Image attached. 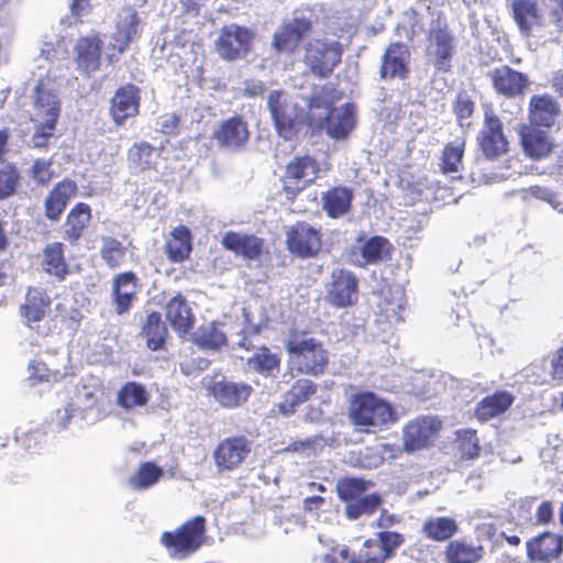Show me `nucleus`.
<instances>
[{"label": "nucleus", "instance_id": "1", "mask_svg": "<svg viewBox=\"0 0 563 563\" xmlns=\"http://www.w3.org/2000/svg\"><path fill=\"white\" fill-rule=\"evenodd\" d=\"M347 417L353 426L366 432L382 429L397 420V413L391 404L373 391L352 395Z\"/></svg>", "mask_w": 563, "mask_h": 563}, {"label": "nucleus", "instance_id": "2", "mask_svg": "<svg viewBox=\"0 0 563 563\" xmlns=\"http://www.w3.org/2000/svg\"><path fill=\"white\" fill-rule=\"evenodd\" d=\"M285 347L289 366L296 373L311 377L327 373L330 352L320 340L312 336H294L287 341Z\"/></svg>", "mask_w": 563, "mask_h": 563}, {"label": "nucleus", "instance_id": "3", "mask_svg": "<svg viewBox=\"0 0 563 563\" xmlns=\"http://www.w3.org/2000/svg\"><path fill=\"white\" fill-rule=\"evenodd\" d=\"M267 108L277 134L286 141L295 139L303 125L313 128V115L298 104H288L282 90L269 92Z\"/></svg>", "mask_w": 563, "mask_h": 563}, {"label": "nucleus", "instance_id": "4", "mask_svg": "<svg viewBox=\"0 0 563 563\" xmlns=\"http://www.w3.org/2000/svg\"><path fill=\"white\" fill-rule=\"evenodd\" d=\"M321 167L318 159L309 154L296 155L286 165L280 176L282 192L288 201L312 186L320 177Z\"/></svg>", "mask_w": 563, "mask_h": 563}, {"label": "nucleus", "instance_id": "5", "mask_svg": "<svg viewBox=\"0 0 563 563\" xmlns=\"http://www.w3.org/2000/svg\"><path fill=\"white\" fill-rule=\"evenodd\" d=\"M205 532V519L197 516L187 520L175 531L163 532L161 543L172 559L183 560L202 545Z\"/></svg>", "mask_w": 563, "mask_h": 563}, {"label": "nucleus", "instance_id": "6", "mask_svg": "<svg viewBox=\"0 0 563 563\" xmlns=\"http://www.w3.org/2000/svg\"><path fill=\"white\" fill-rule=\"evenodd\" d=\"M343 46L339 41L312 38L303 46L302 62L312 75L328 78L341 64Z\"/></svg>", "mask_w": 563, "mask_h": 563}, {"label": "nucleus", "instance_id": "7", "mask_svg": "<svg viewBox=\"0 0 563 563\" xmlns=\"http://www.w3.org/2000/svg\"><path fill=\"white\" fill-rule=\"evenodd\" d=\"M476 146L481 155L489 162L498 161L509 152L504 123L492 108L484 111L483 124L476 135Z\"/></svg>", "mask_w": 563, "mask_h": 563}, {"label": "nucleus", "instance_id": "8", "mask_svg": "<svg viewBox=\"0 0 563 563\" xmlns=\"http://www.w3.org/2000/svg\"><path fill=\"white\" fill-rule=\"evenodd\" d=\"M443 429V421L434 415H420L402 427V449L407 453L434 446Z\"/></svg>", "mask_w": 563, "mask_h": 563}, {"label": "nucleus", "instance_id": "9", "mask_svg": "<svg viewBox=\"0 0 563 563\" xmlns=\"http://www.w3.org/2000/svg\"><path fill=\"white\" fill-rule=\"evenodd\" d=\"M312 30L311 18L303 13L298 14L296 11L291 19L284 20L275 30L272 36V48L278 55H294Z\"/></svg>", "mask_w": 563, "mask_h": 563}, {"label": "nucleus", "instance_id": "10", "mask_svg": "<svg viewBox=\"0 0 563 563\" xmlns=\"http://www.w3.org/2000/svg\"><path fill=\"white\" fill-rule=\"evenodd\" d=\"M35 107L43 109L45 121L36 124L31 136V147L37 150H47L51 139L55 135L56 124L59 118V102L56 96L46 90L43 84L35 87Z\"/></svg>", "mask_w": 563, "mask_h": 563}, {"label": "nucleus", "instance_id": "11", "mask_svg": "<svg viewBox=\"0 0 563 563\" xmlns=\"http://www.w3.org/2000/svg\"><path fill=\"white\" fill-rule=\"evenodd\" d=\"M255 33L235 23L224 25L214 42L218 55L227 62L245 58L252 49Z\"/></svg>", "mask_w": 563, "mask_h": 563}, {"label": "nucleus", "instance_id": "12", "mask_svg": "<svg viewBox=\"0 0 563 563\" xmlns=\"http://www.w3.org/2000/svg\"><path fill=\"white\" fill-rule=\"evenodd\" d=\"M427 40V55L432 57L433 66L438 70L449 71L455 55L456 42L446 21L438 20L431 25Z\"/></svg>", "mask_w": 563, "mask_h": 563}, {"label": "nucleus", "instance_id": "13", "mask_svg": "<svg viewBox=\"0 0 563 563\" xmlns=\"http://www.w3.org/2000/svg\"><path fill=\"white\" fill-rule=\"evenodd\" d=\"M285 243L294 256L312 258L322 249V232L306 221H297L287 229Z\"/></svg>", "mask_w": 563, "mask_h": 563}, {"label": "nucleus", "instance_id": "14", "mask_svg": "<svg viewBox=\"0 0 563 563\" xmlns=\"http://www.w3.org/2000/svg\"><path fill=\"white\" fill-rule=\"evenodd\" d=\"M411 52L409 46L401 42H390L380 57L379 78L385 81L407 80L411 73Z\"/></svg>", "mask_w": 563, "mask_h": 563}, {"label": "nucleus", "instance_id": "15", "mask_svg": "<svg viewBox=\"0 0 563 563\" xmlns=\"http://www.w3.org/2000/svg\"><path fill=\"white\" fill-rule=\"evenodd\" d=\"M358 300V279L344 268L333 269L327 285L325 301L334 308H347Z\"/></svg>", "mask_w": 563, "mask_h": 563}, {"label": "nucleus", "instance_id": "16", "mask_svg": "<svg viewBox=\"0 0 563 563\" xmlns=\"http://www.w3.org/2000/svg\"><path fill=\"white\" fill-rule=\"evenodd\" d=\"M141 89L134 84L120 86L110 99L109 114L115 125H123L140 113Z\"/></svg>", "mask_w": 563, "mask_h": 563}, {"label": "nucleus", "instance_id": "17", "mask_svg": "<svg viewBox=\"0 0 563 563\" xmlns=\"http://www.w3.org/2000/svg\"><path fill=\"white\" fill-rule=\"evenodd\" d=\"M140 278L132 271L113 275L111 280V301L117 314L128 313L137 300Z\"/></svg>", "mask_w": 563, "mask_h": 563}, {"label": "nucleus", "instance_id": "18", "mask_svg": "<svg viewBox=\"0 0 563 563\" xmlns=\"http://www.w3.org/2000/svg\"><path fill=\"white\" fill-rule=\"evenodd\" d=\"M103 41L99 33L79 36L74 45V62L76 68L86 75L100 69Z\"/></svg>", "mask_w": 563, "mask_h": 563}, {"label": "nucleus", "instance_id": "19", "mask_svg": "<svg viewBox=\"0 0 563 563\" xmlns=\"http://www.w3.org/2000/svg\"><path fill=\"white\" fill-rule=\"evenodd\" d=\"M356 124L354 106L345 103L342 108H330L324 118H313L312 129L324 128L327 134L334 140H344L353 131Z\"/></svg>", "mask_w": 563, "mask_h": 563}, {"label": "nucleus", "instance_id": "20", "mask_svg": "<svg viewBox=\"0 0 563 563\" xmlns=\"http://www.w3.org/2000/svg\"><path fill=\"white\" fill-rule=\"evenodd\" d=\"M489 78L495 92L508 99L522 96L530 86L527 74L516 70L508 65L490 70Z\"/></svg>", "mask_w": 563, "mask_h": 563}, {"label": "nucleus", "instance_id": "21", "mask_svg": "<svg viewBox=\"0 0 563 563\" xmlns=\"http://www.w3.org/2000/svg\"><path fill=\"white\" fill-rule=\"evenodd\" d=\"M212 139L222 148L240 151L246 146L250 139L247 123L241 115L225 119L213 131Z\"/></svg>", "mask_w": 563, "mask_h": 563}, {"label": "nucleus", "instance_id": "22", "mask_svg": "<svg viewBox=\"0 0 563 563\" xmlns=\"http://www.w3.org/2000/svg\"><path fill=\"white\" fill-rule=\"evenodd\" d=\"M51 305L52 298L44 288L34 286L27 287L24 302L19 309L23 323L32 330H37L40 322L45 318Z\"/></svg>", "mask_w": 563, "mask_h": 563}, {"label": "nucleus", "instance_id": "23", "mask_svg": "<svg viewBox=\"0 0 563 563\" xmlns=\"http://www.w3.org/2000/svg\"><path fill=\"white\" fill-rule=\"evenodd\" d=\"M78 194V185L71 178H63L47 192L44 199V216L51 222H58L69 201Z\"/></svg>", "mask_w": 563, "mask_h": 563}, {"label": "nucleus", "instance_id": "24", "mask_svg": "<svg viewBox=\"0 0 563 563\" xmlns=\"http://www.w3.org/2000/svg\"><path fill=\"white\" fill-rule=\"evenodd\" d=\"M511 16L523 37H531L536 29L545 24L544 14L537 0H512Z\"/></svg>", "mask_w": 563, "mask_h": 563}, {"label": "nucleus", "instance_id": "25", "mask_svg": "<svg viewBox=\"0 0 563 563\" xmlns=\"http://www.w3.org/2000/svg\"><path fill=\"white\" fill-rule=\"evenodd\" d=\"M562 114L559 101L549 93L531 96L528 104L529 122L536 128L551 129Z\"/></svg>", "mask_w": 563, "mask_h": 563}, {"label": "nucleus", "instance_id": "26", "mask_svg": "<svg viewBox=\"0 0 563 563\" xmlns=\"http://www.w3.org/2000/svg\"><path fill=\"white\" fill-rule=\"evenodd\" d=\"M207 391L208 395L213 397L223 408L233 409L247 401L253 388L246 383H234L222 378L212 382L208 386Z\"/></svg>", "mask_w": 563, "mask_h": 563}, {"label": "nucleus", "instance_id": "27", "mask_svg": "<svg viewBox=\"0 0 563 563\" xmlns=\"http://www.w3.org/2000/svg\"><path fill=\"white\" fill-rule=\"evenodd\" d=\"M222 246L247 261H256L264 250V240L255 234L228 231L221 240Z\"/></svg>", "mask_w": 563, "mask_h": 563}, {"label": "nucleus", "instance_id": "28", "mask_svg": "<svg viewBox=\"0 0 563 563\" xmlns=\"http://www.w3.org/2000/svg\"><path fill=\"white\" fill-rule=\"evenodd\" d=\"M377 539L378 544L373 552L361 550L351 558L350 563H384L405 542V537L394 531H379Z\"/></svg>", "mask_w": 563, "mask_h": 563}, {"label": "nucleus", "instance_id": "29", "mask_svg": "<svg viewBox=\"0 0 563 563\" xmlns=\"http://www.w3.org/2000/svg\"><path fill=\"white\" fill-rule=\"evenodd\" d=\"M92 219L91 207L86 202L75 203L62 227L63 239L71 245H76L84 236Z\"/></svg>", "mask_w": 563, "mask_h": 563}, {"label": "nucleus", "instance_id": "30", "mask_svg": "<svg viewBox=\"0 0 563 563\" xmlns=\"http://www.w3.org/2000/svg\"><path fill=\"white\" fill-rule=\"evenodd\" d=\"M161 153L147 141L134 142L126 152L128 166L134 174L156 172Z\"/></svg>", "mask_w": 563, "mask_h": 563}, {"label": "nucleus", "instance_id": "31", "mask_svg": "<svg viewBox=\"0 0 563 563\" xmlns=\"http://www.w3.org/2000/svg\"><path fill=\"white\" fill-rule=\"evenodd\" d=\"M317 390L318 385L308 378L295 380L283 394L282 400L277 405L279 412L284 416L294 415L299 406L309 401L317 394Z\"/></svg>", "mask_w": 563, "mask_h": 563}, {"label": "nucleus", "instance_id": "32", "mask_svg": "<svg viewBox=\"0 0 563 563\" xmlns=\"http://www.w3.org/2000/svg\"><path fill=\"white\" fill-rule=\"evenodd\" d=\"M192 252V234L184 224L174 228L164 244V253L173 264H180L189 260Z\"/></svg>", "mask_w": 563, "mask_h": 563}, {"label": "nucleus", "instance_id": "33", "mask_svg": "<svg viewBox=\"0 0 563 563\" xmlns=\"http://www.w3.org/2000/svg\"><path fill=\"white\" fill-rule=\"evenodd\" d=\"M515 396L507 390H497L481 399L475 408L474 416L481 422L489 421L505 413L514 404Z\"/></svg>", "mask_w": 563, "mask_h": 563}, {"label": "nucleus", "instance_id": "34", "mask_svg": "<svg viewBox=\"0 0 563 563\" xmlns=\"http://www.w3.org/2000/svg\"><path fill=\"white\" fill-rule=\"evenodd\" d=\"M125 15L115 25V31L112 34V43L110 47L115 52L117 57L123 54L130 46L132 40L137 34L140 19L137 12L132 7L123 9Z\"/></svg>", "mask_w": 563, "mask_h": 563}, {"label": "nucleus", "instance_id": "35", "mask_svg": "<svg viewBox=\"0 0 563 563\" xmlns=\"http://www.w3.org/2000/svg\"><path fill=\"white\" fill-rule=\"evenodd\" d=\"M42 268L57 282H64L70 274V266L65 256V245L62 242L48 243L42 253Z\"/></svg>", "mask_w": 563, "mask_h": 563}, {"label": "nucleus", "instance_id": "36", "mask_svg": "<svg viewBox=\"0 0 563 563\" xmlns=\"http://www.w3.org/2000/svg\"><path fill=\"white\" fill-rule=\"evenodd\" d=\"M165 316L174 331L180 335L194 328L195 314L181 294H177L167 302Z\"/></svg>", "mask_w": 563, "mask_h": 563}, {"label": "nucleus", "instance_id": "37", "mask_svg": "<svg viewBox=\"0 0 563 563\" xmlns=\"http://www.w3.org/2000/svg\"><path fill=\"white\" fill-rule=\"evenodd\" d=\"M353 189L346 186H333L321 196L322 209L329 218L345 216L352 208Z\"/></svg>", "mask_w": 563, "mask_h": 563}, {"label": "nucleus", "instance_id": "38", "mask_svg": "<svg viewBox=\"0 0 563 563\" xmlns=\"http://www.w3.org/2000/svg\"><path fill=\"white\" fill-rule=\"evenodd\" d=\"M563 550V539L555 533H543L527 543L528 556L533 561L549 562Z\"/></svg>", "mask_w": 563, "mask_h": 563}, {"label": "nucleus", "instance_id": "39", "mask_svg": "<svg viewBox=\"0 0 563 563\" xmlns=\"http://www.w3.org/2000/svg\"><path fill=\"white\" fill-rule=\"evenodd\" d=\"M141 335L146 341V346L151 351L163 350L168 336V329L162 320V314L158 311L147 313L145 321L141 329Z\"/></svg>", "mask_w": 563, "mask_h": 563}, {"label": "nucleus", "instance_id": "40", "mask_svg": "<svg viewBox=\"0 0 563 563\" xmlns=\"http://www.w3.org/2000/svg\"><path fill=\"white\" fill-rule=\"evenodd\" d=\"M393 244L389 240L382 235H374L364 240L360 247L362 262L360 266L374 265L379 262L389 260L393 253Z\"/></svg>", "mask_w": 563, "mask_h": 563}, {"label": "nucleus", "instance_id": "41", "mask_svg": "<svg viewBox=\"0 0 563 563\" xmlns=\"http://www.w3.org/2000/svg\"><path fill=\"white\" fill-rule=\"evenodd\" d=\"M465 147L464 136L456 137L443 146L439 158V170L443 175L457 174L462 169Z\"/></svg>", "mask_w": 563, "mask_h": 563}, {"label": "nucleus", "instance_id": "42", "mask_svg": "<svg viewBox=\"0 0 563 563\" xmlns=\"http://www.w3.org/2000/svg\"><path fill=\"white\" fill-rule=\"evenodd\" d=\"M523 152L532 159H542L553 151L551 137L542 130L532 128L521 135Z\"/></svg>", "mask_w": 563, "mask_h": 563}, {"label": "nucleus", "instance_id": "43", "mask_svg": "<svg viewBox=\"0 0 563 563\" xmlns=\"http://www.w3.org/2000/svg\"><path fill=\"white\" fill-rule=\"evenodd\" d=\"M455 519L445 516H431L424 519L421 531L424 537L435 542H443L457 532Z\"/></svg>", "mask_w": 563, "mask_h": 563}, {"label": "nucleus", "instance_id": "44", "mask_svg": "<svg viewBox=\"0 0 563 563\" xmlns=\"http://www.w3.org/2000/svg\"><path fill=\"white\" fill-rule=\"evenodd\" d=\"M148 400L146 387L137 382L124 383L117 393V405L128 411L146 406Z\"/></svg>", "mask_w": 563, "mask_h": 563}, {"label": "nucleus", "instance_id": "45", "mask_svg": "<svg viewBox=\"0 0 563 563\" xmlns=\"http://www.w3.org/2000/svg\"><path fill=\"white\" fill-rule=\"evenodd\" d=\"M194 343L201 350L217 351L228 344L225 333L221 330L220 323L210 322L201 325L194 336Z\"/></svg>", "mask_w": 563, "mask_h": 563}, {"label": "nucleus", "instance_id": "46", "mask_svg": "<svg viewBox=\"0 0 563 563\" xmlns=\"http://www.w3.org/2000/svg\"><path fill=\"white\" fill-rule=\"evenodd\" d=\"M247 365L262 375H275L280 369V356L267 346H261L247 358Z\"/></svg>", "mask_w": 563, "mask_h": 563}, {"label": "nucleus", "instance_id": "47", "mask_svg": "<svg viewBox=\"0 0 563 563\" xmlns=\"http://www.w3.org/2000/svg\"><path fill=\"white\" fill-rule=\"evenodd\" d=\"M252 451V441L245 435H233L219 442L214 450V457H245Z\"/></svg>", "mask_w": 563, "mask_h": 563}, {"label": "nucleus", "instance_id": "48", "mask_svg": "<svg viewBox=\"0 0 563 563\" xmlns=\"http://www.w3.org/2000/svg\"><path fill=\"white\" fill-rule=\"evenodd\" d=\"M162 475L163 471L161 467L152 462H145L129 477L128 486L133 490H145L155 485Z\"/></svg>", "mask_w": 563, "mask_h": 563}, {"label": "nucleus", "instance_id": "49", "mask_svg": "<svg viewBox=\"0 0 563 563\" xmlns=\"http://www.w3.org/2000/svg\"><path fill=\"white\" fill-rule=\"evenodd\" d=\"M126 246L117 238L103 236L100 256L110 269L121 267L125 262Z\"/></svg>", "mask_w": 563, "mask_h": 563}, {"label": "nucleus", "instance_id": "50", "mask_svg": "<svg viewBox=\"0 0 563 563\" xmlns=\"http://www.w3.org/2000/svg\"><path fill=\"white\" fill-rule=\"evenodd\" d=\"M482 556V548L461 540L450 542L446 548L449 563H475Z\"/></svg>", "mask_w": 563, "mask_h": 563}, {"label": "nucleus", "instance_id": "51", "mask_svg": "<svg viewBox=\"0 0 563 563\" xmlns=\"http://www.w3.org/2000/svg\"><path fill=\"white\" fill-rule=\"evenodd\" d=\"M21 173L15 163L7 162L0 167V200L14 196L21 186Z\"/></svg>", "mask_w": 563, "mask_h": 563}, {"label": "nucleus", "instance_id": "52", "mask_svg": "<svg viewBox=\"0 0 563 563\" xmlns=\"http://www.w3.org/2000/svg\"><path fill=\"white\" fill-rule=\"evenodd\" d=\"M383 499L378 494H367L345 505V516L351 520H356L362 516L374 514L380 506Z\"/></svg>", "mask_w": 563, "mask_h": 563}, {"label": "nucleus", "instance_id": "53", "mask_svg": "<svg viewBox=\"0 0 563 563\" xmlns=\"http://www.w3.org/2000/svg\"><path fill=\"white\" fill-rule=\"evenodd\" d=\"M371 485V482L362 478L345 477L338 482L336 492L340 499L347 505L363 496Z\"/></svg>", "mask_w": 563, "mask_h": 563}, {"label": "nucleus", "instance_id": "54", "mask_svg": "<svg viewBox=\"0 0 563 563\" xmlns=\"http://www.w3.org/2000/svg\"><path fill=\"white\" fill-rule=\"evenodd\" d=\"M476 109V103L466 91H460L456 93L452 102V111L455 115L456 123L460 128H470L471 122L468 121Z\"/></svg>", "mask_w": 563, "mask_h": 563}, {"label": "nucleus", "instance_id": "55", "mask_svg": "<svg viewBox=\"0 0 563 563\" xmlns=\"http://www.w3.org/2000/svg\"><path fill=\"white\" fill-rule=\"evenodd\" d=\"M454 443L461 457H478L481 453L477 431L474 429L457 430Z\"/></svg>", "mask_w": 563, "mask_h": 563}, {"label": "nucleus", "instance_id": "56", "mask_svg": "<svg viewBox=\"0 0 563 563\" xmlns=\"http://www.w3.org/2000/svg\"><path fill=\"white\" fill-rule=\"evenodd\" d=\"M29 177L36 186L46 187L55 178L56 174L53 168V159L38 157L35 158L29 170Z\"/></svg>", "mask_w": 563, "mask_h": 563}, {"label": "nucleus", "instance_id": "57", "mask_svg": "<svg viewBox=\"0 0 563 563\" xmlns=\"http://www.w3.org/2000/svg\"><path fill=\"white\" fill-rule=\"evenodd\" d=\"M319 542L324 545L325 551L316 553L311 563H350L349 550L346 547H334L332 541H325L321 536Z\"/></svg>", "mask_w": 563, "mask_h": 563}, {"label": "nucleus", "instance_id": "58", "mask_svg": "<svg viewBox=\"0 0 563 563\" xmlns=\"http://www.w3.org/2000/svg\"><path fill=\"white\" fill-rule=\"evenodd\" d=\"M327 445V440L323 437H312L306 440L294 441L289 444L286 451L291 453L316 455L319 454Z\"/></svg>", "mask_w": 563, "mask_h": 563}, {"label": "nucleus", "instance_id": "59", "mask_svg": "<svg viewBox=\"0 0 563 563\" xmlns=\"http://www.w3.org/2000/svg\"><path fill=\"white\" fill-rule=\"evenodd\" d=\"M30 379L33 383H57L62 378L59 371L49 369L42 361H32L29 364Z\"/></svg>", "mask_w": 563, "mask_h": 563}, {"label": "nucleus", "instance_id": "60", "mask_svg": "<svg viewBox=\"0 0 563 563\" xmlns=\"http://www.w3.org/2000/svg\"><path fill=\"white\" fill-rule=\"evenodd\" d=\"M327 88L323 87L322 90L318 93H313L308 101V113L312 115V111L316 109H324L327 112H329L330 108H334L332 102L327 101L324 97L322 96V92H325Z\"/></svg>", "mask_w": 563, "mask_h": 563}, {"label": "nucleus", "instance_id": "61", "mask_svg": "<svg viewBox=\"0 0 563 563\" xmlns=\"http://www.w3.org/2000/svg\"><path fill=\"white\" fill-rule=\"evenodd\" d=\"M554 5L549 11L550 22L559 33H563V0H553Z\"/></svg>", "mask_w": 563, "mask_h": 563}, {"label": "nucleus", "instance_id": "62", "mask_svg": "<svg viewBox=\"0 0 563 563\" xmlns=\"http://www.w3.org/2000/svg\"><path fill=\"white\" fill-rule=\"evenodd\" d=\"M550 374L553 380L563 382V345L558 349L551 361Z\"/></svg>", "mask_w": 563, "mask_h": 563}, {"label": "nucleus", "instance_id": "63", "mask_svg": "<svg viewBox=\"0 0 563 563\" xmlns=\"http://www.w3.org/2000/svg\"><path fill=\"white\" fill-rule=\"evenodd\" d=\"M533 194L537 197L547 200L554 209H559L561 212H563V202H561V197L559 194L539 187L533 190Z\"/></svg>", "mask_w": 563, "mask_h": 563}, {"label": "nucleus", "instance_id": "64", "mask_svg": "<svg viewBox=\"0 0 563 563\" xmlns=\"http://www.w3.org/2000/svg\"><path fill=\"white\" fill-rule=\"evenodd\" d=\"M92 9L90 0H71L69 10L71 15L81 22V16L89 13Z\"/></svg>", "mask_w": 563, "mask_h": 563}]
</instances>
